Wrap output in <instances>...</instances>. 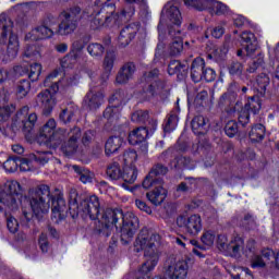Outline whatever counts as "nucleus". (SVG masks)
Returning a JSON list of instances; mask_svg holds the SVG:
<instances>
[{"mask_svg":"<svg viewBox=\"0 0 279 279\" xmlns=\"http://www.w3.org/2000/svg\"><path fill=\"white\" fill-rule=\"evenodd\" d=\"M69 210L72 219L83 217V219L90 218L92 221L97 220V230L102 236H110L112 230H119L121 241L128 245L136 230H138V218L132 214H123L121 209L107 208L101 213V203L99 197L93 195L80 202L76 190L70 191Z\"/></svg>","mask_w":279,"mask_h":279,"instance_id":"nucleus-1","label":"nucleus"},{"mask_svg":"<svg viewBox=\"0 0 279 279\" xmlns=\"http://www.w3.org/2000/svg\"><path fill=\"white\" fill-rule=\"evenodd\" d=\"M111 1L112 0H96V9L93 10V8H88L83 13L80 7H73L69 11H63L57 34H59V36L73 34V32L77 29V23H80L82 19L90 21V27L93 29H99V27L110 25V23H112V15L114 14V3Z\"/></svg>","mask_w":279,"mask_h":279,"instance_id":"nucleus-2","label":"nucleus"},{"mask_svg":"<svg viewBox=\"0 0 279 279\" xmlns=\"http://www.w3.org/2000/svg\"><path fill=\"white\" fill-rule=\"evenodd\" d=\"M26 202L28 207L22 206V215L26 221H32L34 216L37 219H43L45 215H49L51 208V189L49 185H38L29 190Z\"/></svg>","mask_w":279,"mask_h":279,"instance_id":"nucleus-3","label":"nucleus"},{"mask_svg":"<svg viewBox=\"0 0 279 279\" xmlns=\"http://www.w3.org/2000/svg\"><path fill=\"white\" fill-rule=\"evenodd\" d=\"M134 247L136 252H144L145 263L142 265L143 274L154 271L160 260V235L151 233L150 235L140 234L135 240Z\"/></svg>","mask_w":279,"mask_h":279,"instance_id":"nucleus-4","label":"nucleus"},{"mask_svg":"<svg viewBox=\"0 0 279 279\" xmlns=\"http://www.w3.org/2000/svg\"><path fill=\"white\" fill-rule=\"evenodd\" d=\"M58 71H54L44 81V86L50 88V90L45 89L37 95V104L43 108L44 114H51V110H53V106H56L54 95L60 90V85H58Z\"/></svg>","mask_w":279,"mask_h":279,"instance_id":"nucleus-5","label":"nucleus"},{"mask_svg":"<svg viewBox=\"0 0 279 279\" xmlns=\"http://www.w3.org/2000/svg\"><path fill=\"white\" fill-rule=\"evenodd\" d=\"M23 194L21 193V183L19 181H7L0 186V213L8 210H19Z\"/></svg>","mask_w":279,"mask_h":279,"instance_id":"nucleus-6","label":"nucleus"},{"mask_svg":"<svg viewBox=\"0 0 279 279\" xmlns=\"http://www.w3.org/2000/svg\"><path fill=\"white\" fill-rule=\"evenodd\" d=\"M160 75V71L158 69L150 70L145 72L143 75V80L147 82L148 86L146 88V93L148 97L146 98L150 101L154 97H160V99H165L169 97L170 88L167 81L158 78Z\"/></svg>","mask_w":279,"mask_h":279,"instance_id":"nucleus-7","label":"nucleus"},{"mask_svg":"<svg viewBox=\"0 0 279 279\" xmlns=\"http://www.w3.org/2000/svg\"><path fill=\"white\" fill-rule=\"evenodd\" d=\"M13 25L12 20L8 17V15L0 16V40H5L8 35L11 34L7 48V57L4 59L5 62H10L19 56V37L12 34Z\"/></svg>","mask_w":279,"mask_h":279,"instance_id":"nucleus-8","label":"nucleus"},{"mask_svg":"<svg viewBox=\"0 0 279 279\" xmlns=\"http://www.w3.org/2000/svg\"><path fill=\"white\" fill-rule=\"evenodd\" d=\"M163 274L169 279H186L189 276V262L177 260L175 256H169L163 263Z\"/></svg>","mask_w":279,"mask_h":279,"instance_id":"nucleus-9","label":"nucleus"},{"mask_svg":"<svg viewBox=\"0 0 279 279\" xmlns=\"http://www.w3.org/2000/svg\"><path fill=\"white\" fill-rule=\"evenodd\" d=\"M51 220L53 223H62L69 215V207H66V201L64 195L59 194L57 196L51 195Z\"/></svg>","mask_w":279,"mask_h":279,"instance_id":"nucleus-10","label":"nucleus"},{"mask_svg":"<svg viewBox=\"0 0 279 279\" xmlns=\"http://www.w3.org/2000/svg\"><path fill=\"white\" fill-rule=\"evenodd\" d=\"M177 226L182 228L192 236H197L202 232V216L194 214L192 216H179L177 218Z\"/></svg>","mask_w":279,"mask_h":279,"instance_id":"nucleus-11","label":"nucleus"},{"mask_svg":"<svg viewBox=\"0 0 279 279\" xmlns=\"http://www.w3.org/2000/svg\"><path fill=\"white\" fill-rule=\"evenodd\" d=\"M217 245L220 252H229L232 256H239L243 250L244 241L243 238L235 236L228 243V236L220 234L218 235Z\"/></svg>","mask_w":279,"mask_h":279,"instance_id":"nucleus-12","label":"nucleus"},{"mask_svg":"<svg viewBox=\"0 0 279 279\" xmlns=\"http://www.w3.org/2000/svg\"><path fill=\"white\" fill-rule=\"evenodd\" d=\"M53 156L51 151H37L36 154H29L28 158L19 159L17 163L22 171H32V162H36V165H47L49 160H51Z\"/></svg>","mask_w":279,"mask_h":279,"instance_id":"nucleus-13","label":"nucleus"},{"mask_svg":"<svg viewBox=\"0 0 279 279\" xmlns=\"http://www.w3.org/2000/svg\"><path fill=\"white\" fill-rule=\"evenodd\" d=\"M82 137V131L80 128H73L70 130V136L66 142L61 145V151L64 156H73L77 151V141Z\"/></svg>","mask_w":279,"mask_h":279,"instance_id":"nucleus-14","label":"nucleus"},{"mask_svg":"<svg viewBox=\"0 0 279 279\" xmlns=\"http://www.w3.org/2000/svg\"><path fill=\"white\" fill-rule=\"evenodd\" d=\"M165 182H151L150 192L146 193V197L154 206H160L167 199V190L163 187Z\"/></svg>","mask_w":279,"mask_h":279,"instance_id":"nucleus-15","label":"nucleus"},{"mask_svg":"<svg viewBox=\"0 0 279 279\" xmlns=\"http://www.w3.org/2000/svg\"><path fill=\"white\" fill-rule=\"evenodd\" d=\"M169 168L162 166V163H157L151 168L148 175L144 179L142 186L144 189H151V182H163L162 179L158 178V175H167Z\"/></svg>","mask_w":279,"mask_h":279,"instance_id":"nucleus-16","label":"nucleus"},{"mask_svg":"<svg viewBox=\"0 0 279 279\" xmlns=\"http://www.w3.org/2000/svg\"><path fill=\"white\" fill-rule=\"evenodd\" d=\"M138 23H131L122 28L118 37L120 47H128V45L134 40L136 34H138Z\"/></svg>","mask_w":279,"mask_h":279,"instance_id":"nucleus-17","label":"nucleus"},{"mask_svg":"<svg viewBox=\"0 0 279 279\" xmlns=\"http://www.w3.org/2000/svg\"><path fill=\"white\" fill-rule=\"evenodd\" d=\"M54 35L53 28H49L40 23L31 33L26 34L25 40H47V38H53Z\"/></svg>","mask_w":279,"mask_h":279,"instance_id":"nucleus-18","label":"nucleus"},{"mask_svg":"<svg viewBox=\"0 0 279 279\" xmlns=\"http://www.w3.org/2000/svg\"><path fill=\"white\" fill-rule=\"evenodd\" d=\"M104 99H106V94L104 92L94 93L89 90L84 97L83 105L89 110H97L104 104Z\"/></svg>","mask_w":279,"mask_h":279,"instance_id":"nucleus-19","label":"nucleus"},{"mask_svg":"<svg viewBox=\"0 0 279 279\" xmlns=\"http://www.w3.org/2000/svg\"><path fill=\"white\" fill-rule=\"evenodd\" d=\"M134 73H136V65L133 62L125 63L116 76L117 84H128L134 77Z\"/></svg>","mask_w":279,"mask_h":279,"instance_id":"nucleus-20","label":"nucleus"},{"mask_svg":"<svg viewBox=\"0 0 279 279\" xmlns=\"http://www.w3.org/2000/svg\"><path fill=\"white\" fill-rule=\"evenodd\" d=\"M70 136L71 131H66V129H57L52 133L46 145L56 149V147H60V145H63L64 141H66Z\"/></svg>","mask_w":279,"mask_h":279,"instance_id":"nucleus-21","label":"nucleus"},{"mask_svg":"<svg viewBox=\"0 0 279 279\" xmlns=\"http://www.w3.org/2000/svg\"><path fill=\"white\" fill-rule=\"evenodd\" d=\"M241 40L246 44L245 51L247 56H253L258 50V40H256V35L250 31H245L241 34Z\"/></svg>","mask_w":279,"mask_h":279,"instance_id":"nucleus-22","label":"nucleus"},{"mask_svg":"<svg viewBox=\"0 0 279 279\" xmlns=\"http://www.w3.org/2000/svg\"><path fill=\"white\" fill-rule=\"evenodd\" d=\"M206 62L202 58H196L193 60L191 65V78L195 84L202 82L204 75V66Z\"/></svg>","mask_w":279,"mask_h":279,"instance_id":"nucleus-23","label":"nucleus"},{"mask_svg":"<svg viewBox=\"0 0 279 279\" xmlns=\"http://www.w3.org/2000/svg\"><path fill=\"white\" fill-rule=\"evenodd\" d=\"M236 107H239V104H235L234 107L227 108V114H229L231 118L238 117V121L241 125H247V123H250V111L245 109V107L242 108L241 111H236Z\"/></svg>","mask_w":279,"mask_h":279,"instance_id":"nucleus-24","label":"nucleus"},{"mask_svg":"<svg viewBox=\"0 0 279 279\" xmlns=\"http://www.w3.org/2000/svg\"><path fill=\"white\" fill-rule=\"evenodd\" d=\"M121 147H123V137L121 135L109 137L105 144L106 156L117 154Z\"/></svg>","mask_w":279,"mask_h":279,"instance_id":"nucleus-25","label":"nucleus"},{"mask_svg":"<svg viewBox=\"0 0 279 279\" xmlns=\"http://www.w3.org/2000/svg\"><path fill=\"white\" fill-rule=\"evenodd\" d=\"M165 14L172 25H180L182 23V13L173 3L169 2L165 5Z\"/></svg>","mask_w":279,"mask_h":279,"instance_id":"nucleus-26","label":"nucleus"},{"mask_svg":"<svg viewBox=\"0 0 279 279\" xmlns=\"http://www.w3.org/2000/svg\"><path fill=\"white\" fill-rule=\"evenodd\" d=\"M72 169L83 184H92L93 180H95V173L82 166L74 165Z\"/></svg>","mask_w":279,"mask_h":279,"instance_id":"nucleus-27","label":"nucleus"},{"mask_svg":"<svg viewBox=\"0 0 279 279\" xmlns=\"http://www.w3.org/2000/svg\"><path fill=\"white\" fill-rule=\"evenodd\" d=\"M57 125L58 124L56 123L54 119H49L39 130V138H41V141L47 144L56 132Z\"/></svg>","mask_w":279,"mask_h":279,"instance_id":"nucleus-28","label":"nucleus"},{"mask_svg":"<svg viewBox=\"0 0 279 279\" xmlns=\"http://www.w3.org/2000/svg\"><path fill=\"white\" fill-rule=\"evenodd\" d=\"M147 136H149V132L146 128L134 129L129 134V143L130 145H138V143H143L147 138Z\"/></svg>","mask_w":279,"mask_h":279,"instance_id":"nucleus-29","label":"nucleus"},{"mask_svg":"<svg viewBox=\"0 0 279 279\" xmlns=\"http://www.w3.org/2000/svg\"><path fill=\"white\" fill-rule=\"evenodd\" d=\"M208 119L204 116H196L192 120V130L194 134H204L205 132H208Z\"/></svg>","mask_w":279,"mask_h":279,"instance_id":"nucleus-30","label":"nucleus"},{"mask_svg":"<svg viewBox=\"0 0 279 279\" xmlns=\"http://www.w3.org/2000/svg\"><path fill=\"white\" fill-rule=\"evenodd\" d=\"M186 71H189V65L180 62L179 60H172L168 65L169 75H186Z\"/></svg>","mask_w":279,"mask_h":279,"instance_id":"nucleus-31","label":"nucleus"},{"mask_svg":"<svg viewBox=\"0 0 279 279\" xmlns=\"http://www.w3.org/2000/svg\"><path fill=\"white\" fill-rule=\"evenodd\" d=\"M121 178L125 184H134L138 178V170L135 166H124Z\"/></svg>","mask_w":279,"mask_h":279,"instance_id":"nucleus-32","label":"nucleus"},{"mask_svg":"<svg viewBox=\"0 0 279 279\" xmlns=\"http://www.w3.org/2000/svg\"><path fill=\"white\" fill-rule=\"evenodd\" d=\"M270 80L266 73H262L256 77L255 88L262 97L267 93V86H269Z\"/></svg>","mask_w":279,"mask_h":279,"instance_id":"nucleus-33","label":"nucleus"},{"mask_svg":"<svg viewBox=\"0 0 279 279\" xmlns=\"http://www.w3.org/2000/svg\"><path fill=\"white\" fill-rule=\"evenodd\" d=\"M248 137L251 138L252 143H260V141L265 138V125L255 124L251 129Z\"/></svg>","mask_w":279,"mask_h":279,"instance_id":"nucleus-34","label":"nucleus"},{"mask_svg":"<svg viewBox=\"0 0 279 279\" xmlns=\"http://www.w3.org/2000/svg\"><path fill=\"white\" fill-rule=\"evenodd\" d=\"M257 69H265V54L262 52L248 63L246 73H256Z\"/></svg>","mask_w":279,"mask_h":279,"instance_id":"nucleus-35","label":"nucleus"},{"mask_svg":"<svg viewBox=\"0 0 279 279\" xmlns=\"http://www.w3.org/2000/svg\"><path fill=\"white\" fill-rule=\"evenodd\" d=\"M208 10L210 14H216V16H222V14L228 13V5L217 0H210Z\"/></svg>","mask_w":279,"mask_h":279,"instance_id":"nucleus-36","label":"nucleus"},{"mask_svg":"<svg viewBox=\"0 0 279 279\" xmlns=\"http://www.w3.org/2000/svg\"><path fill=\"white\" fill-rule=\"evenodd\" d=\"M32 90V84L27 80H22L16 85V97L17 99H25Z\"/></svg>","mask_w":279,"mask_h":279,"instance_id":"nucleus-37","label":"nucleus"},{"mask_svg":"<svg viewBox=\"0 0 279 279\" xmlns=\"http://www.w3.org/2000/svg\"><path fill=\"white\" fill-rule=\"evenodd\" d=\"M114 60H117V53L114 51H108L102 62L105 72L112 73V69H114Z\"/></svg>","mask_w":279,"mask_h":279,"instance_id":"nucleus-38","label":"nucleus"},{"mask_svg":"<svg viewBox=\"0 0 279 279\" xmlns=\"http://www.w3.org/2000/svg\"><path fill=\"white\" fill-rule=\"evenodd\" d=\"M60 64L62 69H73L77 64V53L70 51L61 59Z\"/></svg>","mask_w":279,"mask_h":279,"instance_id":"nucleus-39","label":"nucleus"},{"mask_svg":"<svg viewBox=\"0 0 279 279\" xmlns=\"http://www.w3.org/2000/svg\"><path fill=\"white\" fill-rule=\"evenodd\" d=\"M121 114V108L117 105L109 106L104 111V117L108 121H118Z\"/></svg>","mask_w":279,"mask_h":279,"instance_id":"nucleus-40","label":"nucleus"},{"mask_svg":"<svg viewBox=\"0 0 279 279\" xmlns=\"http://www.w3.org/2000/svg\"><path fill=\"white\" fill-rule=\"evenodd\" d=\"M185 5L194 8L195 10H208L210 7V0H184Z\"/></svg>","mask_w":279,"mask_h":279,"instance_id":"nucleus-41","label":"nucleus"},{"mask_svg":"<svg viewBox=\"0 0 279 279\" xmlns=\"http://www.w3.org/2000/svg\"><path fill=\"white\" fill-rule=\"evenodd\" d=\"M107 175L111 180H119L121 178L122 172L119 162H112L107 167Z\"/></svg>","mask_w":279,"mask_h":279,"instance_id":"nucleus-42","label":"nucleus"},{"mask_svg":"<svg viewBox=\"0 0 279 279\" xmlns=\"http://www.w3.org/2000/svg\"><path fill=\"white\" fill-rule=\"evenodd\" d=\"M73 117H75V109H73L72 106L62 109L59 114V119L62 123H71V121H73Z\"/></svg>","mask_w":279,"mask_h":279,"instance_id":"nucleus-43","label":"nucleus"},{"mask_svg":"<svg viewBox=\"0 0 279 279\" xmlns=\"http://www.w3.org/2000/svg\"><path fill=\"white\" fill-rule=\"evenodd\" d=\"M138 155L136 154V150L129 149L125 150L123 154V162L124 167H134V161L137 160Z\"/></svg>","mask_w":279,"mask_h":279,"instance_id":"nucleus-44","label":"nucleus"},{"mask_svg":"<svg viewBox=\"0 0 279 279\" xmlns=\"http://www.w3.org/2000/svg\"><path fill=\"white\" fill-rule=\"evenodd\" d=\"M147 119H149V111L147 110H137L131 116L133 123H145Z\"/></svg>","mask_w":279,"mask_h":279,"instance_id":"nucleus-45","label":"nucleus"},{"mask_svg":"<svg viewBox=\"0 0 279 279\" xmlns=\"http://www.w3.org/2000/svg\"><path fill=\"white\" fill-rule=\"evenodd\" d=\"M41 72L43 65H40L39 63L32 64L28 73V78L31 80V82H38Z\"/></svg>","mask_w":279,"mask_h":279,"instance_id":"nucleus-46","label":"nucleus"},{"mask_svg":"<svg viewBox=\"0 0 279 279\" xmlns=\"http://www.w3.org/2000/svg\"><path fill=\"white\" fill-rule=\"evenodd\" d=\"M184 49L182 39H175L169 46L170 56H180Z\"/></svg>","mask_w":279,"mask_h":279,"instance_id":"nucleus-47","label":"nucleus"},{"mask_svg":"<svg viewBox=\"0 0 279 279\" xmlns=\"http://www.w3.org/2000/svg\"><path fill=\"white\" fill-rule=\"evenodd\" d=\"M87 51L93 58H101L104 56L105 48L101 44H90L87 47Z\"/></svg>","mask_w":279,"mask_h":279,"instance_id":"nucleus-48","label":"nucleus"},{"mask_svg":"<svg viewBox=\"0 0 279 279\" xmlns=\"http://www.w3.org/2000/svg\"><path fill=\"white\" fill-rule=\"evenodd\" d=\"M228 54V48L222 46L213 51V53L208 54V58H214L216 62H221V60H226V56Z\"/></svg>","mask_w":279,"mask_h":279,"instance_id":"nucleus-49","label":"nucleus"},{"mask_svg":"<svg viewBox=\"0 0 279 279\" xmlns=\"http://www.w3.org/2000/svg\"><path fill=\"white\" fill-rule=\"evenodd\" d=\"M15 110L16 107L14 105L0 107V123L8 121Z\"/></svg>","mask_w":279,"mask_h":279,"instance_id":"nucleus-50","label":"nucleus"},{"mask_svg":"<svg viewBox=\"0 0 279 279\" xmlns=\"http://www.w3.org/2000/svg\"><path fill=\"white\" fill-rule=\"evenodd\" d=\"M230 75H234L235 77H241L243 75V63L239 61H233L228 66Z\"/></svg>","mask_w":279,"mask_h":279,"instance_id":"nucleus-51","label":"nucleus"},{"mask_svg":"<svg viewBox=\"0 0 279 279\" xmlns=\"http://www.w3.org/2000/svg\"><path fill=\"white\" fill-rule=\"evenodd\" d=\"M244 108L248 112L251 111L253 114H256L260 111V100H258V98H251Z\"/></svg>","mask_w":279,"mask_h":279,"instance_id":"nucleus-52","label":"nucleus"},{"mask_svg":"<svg viewBox=\"0 0 279 279\" xmlns=\"http://www.w3.org/2000/svg\"><path fill=\"white\" fill-rule=\"evenodd\" d=\"M236 101V94H223L219 99V106H233Z\"/></svg>","mask_w":279,"mask_h":279,"instance_id":"nucleus-53","label":"nucleus"},{"mask_svg":"<svg viewBox=\"0 0 279 279\" xmlns=\"http://www.w3.org/2000/svg\"><path fill=\"white\" fill-rule=\"evenodd\" d=\"M178 128V116L170 114L166 121L163 126L165 132H173V130Z\"/></svg>","mask_w":279,"mask_h":279,"instance_id":"nucleus-54","label":"nucleus"},{"mask_svg":"<svg viewBox=\"0 0 279 279\" xmlns=\"http://www.w3.org/2000/svg\"><path fill=\"white\" fill-rule=\"evenodd\" d=\"M3 168L9 173H14L19 169V158H9L3 163Z\"/></svg>","mask_w":279,"mask_h":279,"instance_id":"nucleus-55","label":"nucleus"},{"mask_svg":"<svg viewBox=\"0 0 279 279\" xmlns=\"http://www.w3.org/2000/svg\"><path fill=\"white\" fill-rule=\"evenodd\" d=\"M40 52L36 46L27 44L24 48V58H39Z\"/></svg>","mask_w":279,"mask_h":279,"instance_id":"nucleus-56","label":"nucleus"},{"mask_svg":"<svg viewBox=\"0 0 279 279\" xmlns=\"http://www.w3.org/2000/svg\"><path fill=\"white\" fill-rule=\"evenodd\" d=\"M225 132L229 138H232L239 132V125L234 120H231L226 124Z\"/></svg>","mask_w":279,"mask_h":279,"instance_id":"nucleus-57","label":"nucleus"},{"mask_svg":"<svg viewBox=\"0 0 279 279\" xmlns=\"http://www.w3.org/2000/svg\"><path fill=\"white\" fill-rule=\"evenodd\" d=\"M41 24H44L45 27H49V29H52V27H56L58 25V17L52 14H47L43 17Z\"/></svg>","mask_w":279,"mask_h":279,"instance_id":"nucleus-58","label":"nucleus"},{"mask_svg":"<svg viewBox=\"0 0 279 279\" xmlns=\"http://www.w3.org/2000/svg\"><path fill=\"white\" fill-rule=\"evenodd\" d=\"M203 80H205V82H215V80H217V72H215V70H213L210 68H206V65H204Z\"/></svg>","mask_w":279,"mask_h":279,"instance_id":"nucleus-59","label":"nucleus"},{"mask_svg":"<svg viewBox=\"0 0 279 279\" xmlns=\"http://www.w3.org/2000/svg\"><path fill=\"white\" fill-rule=\"evenodd\" d=\"M7 228L11 234H16L19 232V221L16 218L10 216L7 218Z\"/></svg>","mask_w":279,"mask_h":279,"instance_id":"nucleus-60","label":"nucleus"},{"mask_svg":"<svg viewBox=\"0 0 279 279\" xmlns=\"http://www.w3.org/2000/svg\"><path fill=\"white\" fill-rule=\"evenodd\" d=\"M238 274L234 276V275H231V277L233 279H252V271H250L248 268H238Z\"/></svg>","mask_w":279,"mask_h":279,"instance_id":"nucleus-61","label":"nucleus"},{"mask_svg":"<svg viewBox=\"0 0 279 279\" xmlns=\"http://www.w3.org/2000/svg\"><path fill=\"white\" fill-rule=\"evenodd\" d=\"M202 242L204 245H208L209 247L215 244V233L213 231H206L202 238Z\"/></svg>","mask_w":279,"mask_h":279,"instance_id":"nucleus-62","label":"nucleus"},{"mask_svg":"<svg viewBox=\"0 0 279 279\" xmlns=\"http://www.w3.org/2000/svg\"><path fill=\"white\" fill-rule=\"evenodd\" d=\"M244 253L246 256H254L256 253V241L255 240H248L246 243V248L244 250Z\"/></svg>","mask_w":279,"mask_h":279,"instance_id":"nucleus-63","label":"nucleus"},{"mask_svg":"<svg viewBox=\"0 0 279 279\" xmlns=\"http://www.w3.org/2000/svg\"><path fill=\"white\" fill-rule=\"evenodd\" d=\"M265 265H267V260H265L263 258V256L259 255H255L252 259V267L256 268V267H265Z\"/></svg>","mask_w":279,"mask_h":279,"instance_id":"nucleus-64","label":"nucleus"}]
</instances>
